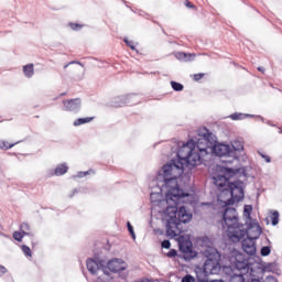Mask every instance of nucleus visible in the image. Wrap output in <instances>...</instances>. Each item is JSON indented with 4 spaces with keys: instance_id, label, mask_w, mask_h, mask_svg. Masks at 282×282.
<instances>
[{
    "instance_id": "1",
    "label": "nucleus",
    "mask_w": 282,
    "mask_h": 282,
    "mask_svg": "<svg viewBox=\"0 0 282 282\" xmlns=\"http://www.w3.org/2000/svg\"><path fill=\"white\" fill-rule=\"evenodd\" d=\"M208 151H213L217 158H232L235 152L230 144L217 143V137L207 128L197 130L194 139L183 143L176 153V158L172 159L167 164L163 165L156 174L159 188H166V199L171 202H180L184 197H188V192L180 188L177 180L184 175V166L193 170L202 164V158L208 155Z\"/></svg>"
},
{
    "instance_id": "2",
    "label": "nucleus",
    "mask_w": 282,
    "mask_h": 282,
    "mask_svg": "<svg viewBox=\"0 0 282 282\" xmlns=\"http://www.w3.org/2000/svg\"><path fill=\"white\" fill-rule=\"evenodd\" d=\"M237 173H239L237 169L221 166L220 174L214 176V184L220 193L218 197H230L227 199L226 206H232L235 202H241L246 196L243 181H230V177H235Z\"/></svg>"
},
{
    "instance_id": "3",
    "label": "nucleus",
    "mask_w": 282,
    "mask_h": 282,
    "mask_svg": "<svg viewBox=\"0 0 282 282\" xmlns=\"http://www.w3.org/2000/svg\"><path fill=\"white\" fill-rule=\"evenodd\" d=\"M166 213V235L173 239L182 232V224H188L193 219V214L186 209V206H171L167 207Z\"/></svg>"
},
{
    "instance_id": "4",
    "label": "nucleus",
    "mask_w": 282,
    "mask_h": 282,
    "mask_svg": "<svg viewBox=\"0 0 282 282\" xmlns=\"http://www.w3.org/2000/svg\"><path fill=\"white\" fill-rule=\"evenodd\" d=\"M250 215H252V205H245L243 217L249 221H246L247 229L243 228V225H240V227L236 231H234L232 235H230L231 240L241 241V239H245V237H247L248 239H253L257 241V239L261 237L263 229L261 228L257 219H252Z\"/></svg>"
},
{
    "instance_id": "5",
    "label": "nucleus",
    "mask_w": 282,
    "mask_h": 282,
    "mask_svg": "<svg viewBox=\"0 0 282 282\" xmlns=\"http://www.w3.org/2000/svg\"><path fill=\"white\" fill-rule=\"evenodd\" d=\"M203 254V270L206 274H219L221 272V254L215 247L207 246L202 251Z\"/></svg>"
},
{
    "instance_id": "6",
    "label": "nucleus",
    "mask_w": 282,
    "mask_h": 282,
    "mask_svg": "<svg viewBox=\"0 0 282 282\" xmlns=\"http://www.w3.org/2000/svg\"><path fill=\"white\" fill-rule=\"evenodd\" d=\"M241 224H239V214L235 207H226L223 214V228H227L229 237L235 235L236 230H239Z\"/></svg>"
},
{
    "instance_id": "7",
    "label": "nucleus",
    "mask_w": 282,
    "mask_h": 282,
    "mask_svg": "<svg viewBox=\"0 0 282 282\" xmlns=\"http://www.w3.org/2000/svg\"><path fill=\"white\" fill-rule=\"evenodd\" d=\"M231 267L235 268V270H238V272H241L242 274H250L254 272L252 270V263H250V257L246 256L241 252H234L232 256L229 259Z\"/></svg>"
},
{
    "instance_id": "8",
    "label": "nucleus",
    "mask_w": 282,
    "mask_h": 282,
    "mask_svg": "<svg viewBox=\"0 0 282 282\" xmlns=\"http://www.w3.org/2000/svg\"><path fill=\"white\" fill-rule=\"evenodd\" d=\"M140 97L137 94L122 95L113 97L110 101V107L119 108L126 107V105H138Z\"/></svg>"
},
{
    "instance_id": "9",
    "label": "nucleus",
    "mask_w": 282,
    "mask_h": 282,
    "mask_svg": "<svg viewBox=\"0 0 282 282\" xmlns=\"http://www.w3.org/2000/svg\"><path fill=\"white\" fill-rule=\"evenodd\" d=\"M86 268L90 274H97L98 270H102L105 272V261L89 258L86 261Z\"/></svg>"
},
{
    "instance_id": "10",
    "label": "nucleus",
    "mask_w": 282,
    "mask_h": 282,
    "mask_svg": "<svg viewBox=\"0 0 282 282\" xmlns=\"http://www.w3.org/2000/svg\"><path fill=\"white\" fill-rule=\"evenodd\" d=\"M254 239L252 238H245L242 240V250L248 254L249 257H254L257 254V245L254 243Z\"/></svg>"
},
{
    "instance_id": "11",
    "label": "nucleus",
    "mask_w": 282,
    "mask_h": 282,
    "mask_svg": "<svg viewBox=\"0 0 282 282\" xmlns=\"http://www.w3.org/2000/svg\"><path fill=\"white\" fill-rule=\"evenodd\" d=\"M107 268L110 272H123L127 270V263L122 259L115 258L107 263Z\"/></svg>"
},
{
    "instance_id": "12",
    "label": "nucleus",
    "mask_w": 282,
    "mask_h": 282,
    "mask_svg": "<svg viewBox=\"0 0 282 282\" xmlns=\"http://www.w3.org/2000/svg\"><path fill=\"white\" fill-rule=\"evenodd\" d=\"M180 252L185 254V259H195L197 253L193 251V245L188 241H183L178 243Z\"/></svg>"
},
{
    "instance_id": "13",
    "label": "nucleus",
    "mask_w": 282,
    "mask_h": 282,
    "mask_svg": "<svg viewBox=\"0 0 282 282\" xmlns=\"http://www.w3.org/2000/svg\"><path fill=\"white\" fill-rule=\"evenodd\" d=\"M64 111H73L76 113L77 111H80V99H68L63 101Z\"/></svg>"
},
{
    "instance_id": "14",
    "label": "nucleus",
    "mask_w": 282,
    "mask_h": 282,
    "mask_svg": "<svg viewBox=\"0 0 282 282\" xmlns=\"http://www.w3.org/2000/svg\"><path fill=\"white\" fill-rule=\"evenodd\" d=\"M231 150L234 155H231V158L234 160H238L239 159V153H241L243 151V142L239 141V140H234L231 141Z\"/></svg>"
},
{
    "instance_id": "15",
    "label": "nucleus",
    "mask_w": 282,
    "mask_h": 282,
    "mask_svg": "<svg viewBox=\"0 0 282 282\" xmlns=\"http://www.w3.org/2000/svg\"><path fill=\"white\" fill-rule=\"evenodd\" d=\"M231 120H246V118H254V115L243 113V112H234L229 116Z\"/></svg>"
},
{
    "instance_id": "16",
    "label": "nucleus",
    "mask_w": 282,
    "mask_h": 282,
    "mask_svg": "<svg viewBox=\"0 0 282 282\" xmlns=\"http://www.w3.org/2000/svg\"><path fill=\"white\" fill-rule=\"evenodd\" d=\"M67 171H69L67 163H63L56 166V169L54 170V175H56L57 177H61V175H65Z\"/></svg>"
},
{
    "instance_id": "17",
    "label": "nucleus",
    "mask_w": 282,
    "mask_h": 282,
    "mask_svg": "<svg viewBox=\"0 0 282 282\" xmlns=\"http://www.w3.org/2000/svg\"><path fill=\"white\" fill-rule=\"evenodd\" d=\"M176 58L178 61L188 62V61H193V58H195V54H187V53H184V52H178V53H176Z\"/></svg>"
},
{
    "instance_id": "18",
    "label": "nucleus",
    "mask_w": 282,
    "mask_h": 282,
    "mask_svg": "<svg viewBox=\"0 0 282 282\" xmlns=\"http://www.w3.org/2000/svg\"><path fill=\"white\" fill-rule=\"evenodd\" d=\"M246 274L247 273H234L231 276H230V280L229 282H246Z\"/></svg>"
},
{
    "instance_id": "19",
    "label": "nucleus",
    "mask_w": 282,
    "mask_h": 282,
    "mask_svg": "<svg viewBox=\"0 0 282 282\" xmlns=\"http://www.w3.org/2000/svg\"><path fill=\"white\" fill-rule=\"evenodd\" d=\"M23 72L26 78H32V76H34V64L23 66Z\"/></svg>"
},
{
    "instance_id": "20",
    "label": "nucleus",
    "mask_w": 282,
    "mask_h": 282,
    "mask_svg": "<svg viewBox=\"0 0 282 282\" xmlns=\"http://www.w3.org/2000/svg\"><path fill=\"white\" fill-rule=\"evenodd\" d=\"M94 120V117L78 118L74 121V127H80V124H87Z\"/></svg>"
},
{
    "instance_id": "21",
    "label": "nucleus",
    "mask_w": 282,
    "mask_h": 282,
    "mask_svg": "<svg viewBox=\"0 0 282 282\" xmlns=\"http://www.w3.org/2000/svg\"><path fill=\"white\" fill-rule=\"evenodd\" d=\"M20 230L24 236H30V225L28 223H22L20 225Z\"/></svg>"
},
{
    "instance_id": "22",
    "label": "nucleus",
    "mask_w": 282,
    "mask_h": 282,
    "mask_svg": "<svg viewBox=\"0 0 282 282\" xmlns=\"http://www.w3.org/2000/svg\"><path fill=\"white\" fill-rule=\"evenodd\" d=\"M171 87L174 91H184V85L177 82H171Z\"/></svg>"
},
{
    "instance_id": "23",
    "label": "nucleus",
    "mask_w": 282,
    "mask_h": 282,
    "mask_svg": "<svg viewBox=\"0 0 282 282\" xmlns=\"http://www.w3.org/2000/svg\"><path fill=\"white\" fill-rule=\"evenodd\" d=\"M270 252H272V248L270 246H264L260 250L261 257H270Z\"/></svg>"
},
{
    "instance_id": "24",
    "label": "nucleus",
    "mask_w": 282,
    "mask_h": 282,
    "mask_svg": "<svg viewBox=\"0 0 282 282\" xmlns=\"http://www.w3.org/2000/svg\"><path fill=\"white\" fill-rule=\"evenodd\" d=\"M17 143H12V144H8L7 141L0 140V149L3 151H8L10 149H12V147H14Z\"/></svg>"
},
{
    "instance_id": "25",
    "label": "nucleus",
    "mask_w": 282,
    "mask_h": 282,
    "mask_svg": "<svg viewBox=\"0 0 282 282\" xmlns=\"http://www.w3.org/2000/svg\"><path fill=\"white\" fill-rule=\"evenodd\" d=\"M271 224H272V226L279 225V212H273V214L271 216Z\"/></svg>"
},
{
    "instance_id": "26",
    "label": "nucleus",
    "mask_w": 282,
    "mask_h": 282,
    "mask_svg": "<svg viewBox=\"0 0 282 282\" xmlns=\"http://www.w3.org/2000/svg\"><path fill=\"white\" fill-rule=\"evenodd\" d=\"M23 237H25V235H23L22 231H14L13 232V239L15 241H23Z\"/></svg>"
},
{
    "instance_id": "27",
    "label": "nucleus",
    "mask_w": 282,
    "mask_h": 282,
    "mask_svg": "<svg viewBox=\"0 0 282 282\" xmlns=\"http://www.w3.org/2000/svg\"><path fill=\"white\" fill-rule=\"evenodd\" d=\"M22 252L25 254V257H32V249L25 245L22 246Z\"/></svg>"
},
{
    "instance_id": "28",
    "label": "nucleus",
    "mask_w": 282,
    "mask_h": 282,
    "mask_svg": "<svg viewBox=\"0 0 282 282\" xmlns=\"http://www.w3.org/2000/svg\"><path fill=\"white\" fill-rule=\"evenodd\" d=\"M127 227H128V231L130 232L132 239L135 240V231H133V226L131 225V223H127Z\"/></svg>"
},
{
    "instance_id": "29",
    "label": "nucleus",
    "mask_w": 282,
    "mask_h": 282,
    "mask_svg": "<svg viewBox=\"0 0 282 282\" xmlns=\"http://www.w3.org/2000/svg\"><path fill=\"white\" fill-rule=\"evenodd\" d=\"M181 282H195V278L191 274H186L185 276H183Z\"/></svg>"
},
{
    "instance_id": "30",
    "label": "nucleus",
    "mask_w": 282,
    "mask_h": 282,
    "mask_svg": "<svg viewBox=\"0 0 282 282\" xmlns=\"http://www.w3.org/2000/svg\"><path fill=\"white\" fill-rule=\"evenodd\" d=\"M90 173H94V171L89 170L86 172H78L77 177H79V178L87 177V175H89Z\"/></svg>"
},
{
    "instance_id": "31",
    "label": "nucleus",
    "mask_w": 282,
    "mask_h": 282,
    "mask_svg": "<svg viewBox=\"0 0 282 282\" xmlns=\"http://www.w3.org/2000/svg\"><path fill=\"white\" fill-rule=\"evenodd\" d=\"M258 118H260L261 122H265V124H268L269 127H276V124L272 123V121L265 120V118L261 116H259Z\"/></svg>"
},
{
    "instance_id": "32",
    "label": "nucleus",
    "mask_w": 282,
    "mask_h": 282,
    "mask_svg": "<svg viewBox=\"0 0 282 282\" xmlns=\"http://www.w3.org/2000/svg\"><path fill=\"white\" fill-rule=\"evenodd\" d=\"M161 247L164 248L165 250H169L171 248V241L170 240H163L161 243Z\"/></svg>"
},
{
    "instance_id": "33",
    "label": "nucleus",
    "mask_w": 282,
    "mask_h": 282,
    "mask_svg": "<svg viewBox=\"0 0 282 282\" xmlns=\"http://www.w3.org/2000/svg\"><path fill=\"white\" fill-rule=\"evenodd\" d=\"M123 42L126 43V45H128V47L135 50V46L133 45L132 41H129V39L124 37Z\"/></svg>"
},
{
    "instance_id": "34",
    "label": "nucleus",
    "mask_w": 282,
    "mask_h": 282,
    "mask_svg": "<svg viewBox=\"0 0 282 282\" xmlns=\"http://www.w3.org/2000/svg\"><path fill=\"white\" fill-rule=\"evenodd\" d=\"M167 257H169L170 259H173V257H177V250L171 249V250L167 252Z\"/></svg>"
},
{
    "instance_id": "35",
    "label": "nucleus",
    "mask_w": 282,
    "mask_h": 282,
    "mask_svg": "<svg viewBox=\"0 0 282 282\" xmlns=\"http://www.w3.org/2000/svg\"><path fill=\"white\" fill-rule=\"evenodd\" d=\"M204 78V73H198L194 75V80L197 83Z\"/></svg>"
},
{
    "instance_id": "36",
    "label": "nucleus",
    "mask_w": 282,
    "mask_h": 282,
    "mask_svg": "<svg viewBox=\"0 0 282 282\" xmlns=\"http://www.w3.org/2000/svg\"><path fill=\"white\" fill-rule=\"evenodd\" d=\"M69 28H72L73 30H80V28H83V25L78 24V23H69Z\"/></svg>"
},
{
    "instance_id": "37",
    "label": "nucleus",
    "mask_w": 282,
    "mask_h": 282,
    "mask_svg": "<svg viewBox=\"0 0 282 282\" xmlns=\"http://www.w3.org/2000/svg\"><path fill=\"white\" fill-rule=\"evenodd\" d=\"M6 272H8V269H6V267L0 264V276H3V274H6Z\"/></svg>"
},
{
    "instance_id": "38",
    "label": "nucleus",
    "mask_w": 282,
    "mask_h": 282,
    "mask_svg": "<svg viewBox=\"0 0 282 282\" xmlns=\"http://www.w3.org/2000/svg\"><path fill=\"white\" fill-rule=\"evenodd\" d=\"M184 4H185L186 8H195V4H193V3H192L191 1H188V0H185Z\"/></svg>"
},
{
    "instance_id": "39",
    "label": "nucleus",
    "mask_w": 282,
    "mask_h": 282,
    "mask_svg": "<svg viewBox=\"0 0 282 282\" xmlns=\"http://www.w3.org/2000/svg\"><path fill=\"white\" fill-rule=\"evenodd\" d=\"M262 159L270 164V162H272V159L269 155H262Z\"/></svg>"
},
{
    "instance_id": "40",
    "label": "nucleus",
    "mask_w": 282,
    "mask_h": 282,
    "mask_svg": "<svg viewBox=\"0 0 282 282\" xmlns=\"http://www.w3.org/2000/svg\"><path fill=\"white\" fill-rule=\"evenodd\" d=\"M158 195H160V194L151 193L150 194L151 202H155L154 197H158Z\"/></svg>"
},
{
    "instance_id": "41",
    "label": "nucleus",
    "mask_w": 282,
    "mask_h": 282,
    "mask_svg": "<svg viewBox=\"0 0 282 282\" xmlns=\"http://www.w3.org/2000/svg\"><path fill=\"white\" fill-rule=\"evenodd\" d=\"M76 63H78V61L69 62L68 64L64 65V69H67L68 65H76Z\"/></svg>"
},
{
    "instance_id": "42",
    "label": "nucleus",
    "mask_w": 282,
    "mask_h": 282,
    "mask_svg": "<svg viewBox=\"0 0 282 282\" xmlns=\"http://www.w3.org/2000/svg\"><path fill=\"white\" fill-rule=\"evenodd\" d=\"M258 72H261L263 74V72H265V68L263 66L258 67Z\"/></svg>"
},
{
    "instance_id": "43",
    "label": "nucleus",
    "mask_w": 282,
    "mask_h": 282,
    "mask_svg": "<svg viewBox=\"0 0 282 282\" xmlns=\"http://www.w3.org/2000/svg\"><path fill=\"white\" fill-rule=\"evenodd\" d=\"M206 282H224L223 280H205Z\"/></svg>"
},
{
    "instance_id": "44",
    "label": "nucleus",
    "mask_w": 282,
    "mask_h": 282,
    "mask_svg": "<svg viewBox=\"0 0 282 282\" xmlns=\"http://www.w3.org/2000/svg\"><path fill=\"white\" fill-rule=\"evenodd\" d=\"M75 193H78V189H74V191H73V194L70 195V197H74V194H75Z\"/></svg>"
},
{
    "instance_id": "45",
    "label": "nucleus",
    "mask_w": 282,
    "mask_h": 282,
    "mask_svg": "<svg viewBox=\"0 0 282 282\" xmlns=\"http://www.w3.org/2000/svg\"><path fill=\"white\" fill-rule=\"evenodd\" d=\"M251 282H261L259 279H252Z\"/></svg>"
},
{
    "instance_id": "46",
    "label": "nucleus",
    "mask_w": 282,
    "mask_h": 282,
    "mask_svg": "<svg viewBox=\"0 0 282 282\" xmlns=\"http://www.w3.org/2000/svg\"><path fill=\"white\" fill-rule=\"evenodd\" d=\"M258 153H259V155H260L261 158H263V155H265V154H263V152H261V151H259Z\"/></svg>"
},
{
    "instance_id": "47",
    "label": "nucleus",
    "mask_w": 282,
    "mask_h": 282,
    "mask_svg": "<svg viewBox=\"0 0 282 282\" xmlns=\"http://www.w3.org/2000/svg\"><path fill=\"white\" fill-rule=\"evenodd\" d=\"M0 236L1 237H8L6 234H3V232H0Z\"/></svg>"
},
{
    "instance_id": "48",
    "label": "nucleus",
    "mask_w": 282,
    "mask_h": 282,
    "mask_svg": "<svg viewBox=\"0 0 282 282\" xmlns=\"http://www.w3.org/2000/svg\"><path fill=\"white\" fill-rule=\"evenodd\" d=\"M75 65H82V67H83V64H82L80 62H78V63H75Z\"/></svg>"
},
{
    "instance_id": "49",
    "label": "nucleus",
    "mask_w": 282,
    "mask_h": 282,
    "mask_svg": "<svg viewBox=\"0 0 282 282\" xmlns=\"http://www.w3.org/2000/svg\"><path fill=\"white\" fill-rule=\"evenodd\" d=\"M279 133H280V134L282 133V129H281V128H279Z\"/></svg>"
},
{
    "instance_id": "50",
    "label": "nucleus",
    "mask_w": 282,
    "mask_h": 282,
    "mask_svg": "<svg viewBox=\"0 0 282 282\" xmlns=\"http://www.w3.org/2000/svg\"><path fill=\"white\" fill-rule=\"evenodd\" d=\"M203 241H208V238H203Z\"/></svg>"
},
{
    "instance_id": "51",
    "label": "nucleus",
    "mask_w": 282,
    "mask_h": 282,
    "mask_svg": "<svg viewBox=\"0 0 282 282\" xmlns=\"http://www.w3.org/2000/svg\"><path fill=\"white\" fill-rule=\"evenodd\" d=\"M123 1V3H127V1L126 0H122Z\"/></svg>"
},
{
    "instance_id": "52",
    "label": "nucleus",
    "mask_w": 282,
    "mask_h": 282,
    "mask_svg": "<svg viewBox=\"0 0 282 282\" xmlns=\"http://www.w3.org/2000/svg\"><path fill=\"white\" fill-rule=\"evenodd\" d=\"M62 96H65V93H62Z\"/></svg>"
}]
</instances>
